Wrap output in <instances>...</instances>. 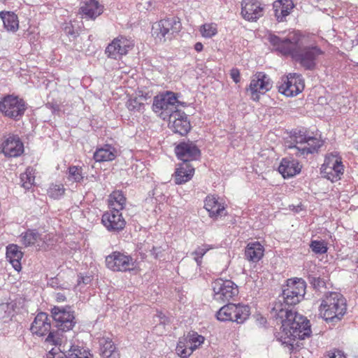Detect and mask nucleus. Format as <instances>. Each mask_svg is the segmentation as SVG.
<instances>
[{"label": "nucleus", "mask_w": 358, "mask_h": 358, "mask_svg": "<svg viewBox=\"0 0 358 358\" xmlns=\"http://www.w3.org/2000/svg\"><path fill=\"white\" fill-rule=\"evenodd\" d=\"M177 94L171 91L162 92L153 99L152 110L164 120H166L180 110L177 109Z\"/></svg>", "instance_id": "nucleus-6"}, {"label": "nucleus", "mask_w": 358, "mask_h": 358, "mask_svg": "<svg viewBox=\"0 0 358 358\" xmlns=\"http://www.w3.org/2000/svg\"><path fill=\"white\" fill-rule=\"evenodd\" d=\"M62 351L66 358H93L90 351L79 343L71 342L66 349L64 347Z\"/></svg>", "instance_id": "nucleus-28"}, {"label": "nucleus", "mask_w": 358, "mask_h": 358, "mask_svg": "<svg viewBox=\"0 0 358 358\" xmlns=\"http://www.w3.org/2000/svg\"><path fill=\"white\" fill-rule=\"evenodd\" d=\"M323 143L324 141L322 139L309 135L308 140H307L306 143V146L297 148L299 157H306L310 154L317 152L322 146Z\"/></svg>", "instance_id": "nucleus-32"}, {"label": "nucleus", "mask_w": 358, "mask_h": 358, "mask_svg": "<svg viewBox=\"0 0 358 358\" xmlns=\"http://www.w3.org/2000/svg\"><path fill=\"white\" fill-rule=\"evenodd\" d=\"M30 331L33 335L44 337L45 342L53 345H60L63 334L52 329L50 319L46 313L41 312L36 315L31 324Z\"/></svg>", "instance_id": "nucleus-4"}, {"label": "nucleus", "mask_w": 358, "mask_h": 358, "mask_svg": "<svg viewBox=\"0 0 358 358\" xmlns=\"http://www.w3.org/2000/svg\"><path fill=\"white\" fill-rule=\"evenodd\" d=\"M4 27L8 31H15L17 30L19 24L16 15L11 12H1L0 13Z\"/></svg>", "instance_id": "nucleus-35"}, {"label": "nucleus", "mask_w": 358, "mask_h": 358, "mask_svg": "<svg viewBox=\"0 0 358 358\" xmlns=\"http://www.w3.org/2000/svg\"><path fill=\"white\" fill-rule=\"evenodd\" d=\"M264 246L258 241L249 243L245 250V257L252 262H258L264 256Z\"/></svg>", "instance_id": "nucleus-30"}, {"label": "nucleus", "mask_w": 358, "mask_h": 358, "mask_svg": "<svg viewBox=\"0 0 358 358\" xmlns=\"http://www.w3.org/2000/svg\"><path fill=\"white\" fill-rule=\"evenodd\" d=\"M35 170L32 167L27 168L24 173L20 175V181L22 186L25 189H29L32 187L35 180Z\"/></svg>", "instance_id": "nucleus-38"}, {"label": "nucleus", "mask_w": 358, "mask_h": 358, "mask_svg": "<svg viewBox=\"0 0 358 358\" xmlns=\"http://www.w3.org/2000/svg\"><path fill=\"white\" fill-rule=\"evenodd\" d=\"M101 224L109 232L119 233L124 229L126 221L121 211L110 209L102 215Z\"/></svg>", "instance_id": "nucleus-18"}, {"label": "nucleus", "mask_w": 358, "mask_h": 358, "mask_svg": "<svg viewBox=\"0 0 358 358\" xmlns=\"http://www.w3.org/2000/svg\"><path fill=\"white\" fill-rule=\"evenodd\" d=\"M65 193V188L62 184H51L48 189V195L54 199H59Z\"/></svg>", "instance_id": "nucleus-43"}, {"label": "nucleus", "mask_w": 358, "mask_h": 358, "mask_svg": "<svg viewBox=\"0 0 358 358\" xmlns=\"http://www.w3.org/2000/svg\"><path fill=\"white\" fill-rule=\"evenodd\" d=\"M27 109V104L25 101L17 96L9 94L0 100V113L4 117L15 121L20 120Z\"/></svg>", "instance_id": "nucleus-8"}, {"label": "nucleus", "mask_w": 358, "mask_h": 358, "mask_svg": "<svg viewBox=\"0 0 358 358\" xmlns=\"http://www.w3.org/2000/svg\"><path fill=\"white\" fill-rule=\"evenodd\" d=\"M126 106L133 113H143L145 109V104L138 97L129 99L126 103Z\"/></svg>", "instance_id": "nucleus-42"}, {"label": "nucleus", "mask_w": 358, "mask_h": 358, "mask_svg": "<svg viewBox=\"0 0 358 358\" xmlns=\"http://www.w3.org/2000/svg\"><path fill=\"white\" fill-rule=\"evenodd\" d=\"M80 13L86 19L94 20L103 12V6L97 0H83Z\"/></svg>", "instance_id": "nucleus-23"}, {"label": "nucleus", "mask_w": 358, "mask_h": 358, "mask_svg": "<svg viewBox=\"0 0 358 358\" xmlns=\"http://www.w3.org/2000/svg\"><path fill=\"white\" fill-rule=\"evenodd\" d=\"M176 354L182 358H188L192 353L188 343L184 337L179 339L176 348Z\"/></svg>", "instance_id": "nucleus-40"}, {"label": "nucleus", "mask_w": 358, "mask_h": 358, "mask_svg": "<svg viewBox=\"0 0 358 358\" xmlns=\"http://www.w3.org/2000/svg\"><path fill=\"white\" fill-rule=\"evenodd\" d=\"M46 358H66L62 350L56 352L55 349H52L46 355Z\"/></svg>", "instance_id": "nucleus-49"}, {"label": "nucleus", "mask_w": 358, "mask_h": 358, "mask_svg": "<svg viewBox=\"0 0 358 358\" xmlns=\"http://www.w3.org/2000/svg\"><path fill=\"white\" fill-rule=\"evenodd\" d=\"M108 203L110 209L121 211L125 206L126 197L122 191H113L109 196Z\"/></svg>", "instance_id": "nucleus-34"}, {"label": "nucleus", "mask_w": 358, "mask_h": 358, "mask_svg": "<svg viewBox=\"0 0 358 358\" xmlns=\"http://www.w3.org/2000/svg\"><path fill=\"white\" fill-rule=\"evenodd\" d=\"M133 41L123 36L114 38L106 48L105 53L108 57L113 59H120L126 55L134 47Z\"/></svg>", "instance_id": "nucleus-14"}, {"label": "nucleus", "mask_w": 358, "mask_h": 358, "mask_svg": "<svg viewBox=\"0 0 358 358\" xmlns=\"http://www.w3.org/2000/svg\"><path fill=\"white\" fill-rule=\"evenodd\" d=\"M215 248V245L209 244H203L201 246H198L192 253L197 265L200 266L201 264L202 258L207 252Z\"/></svg>", "instance_id": "nucleus-41"}, {"label": "nucleus", "mask_w": 358, "mask_h": 358, "mask_svg": "<svg viewBox=\"0 0 358 358\" xmlns=\"http://www.w3.org/2000/svg\"><path fill=\"white\" fill-rule=\"evenodd\" d=\"M230 76L231 78V79L236 83H238L240 82L241 80V75H240V71L238 69L236 68H233L231 71H230Z\"/></svg>", "instance_id": "nucleus-50"}, {"label": "nucleus", "mask_w": 358, "mask_h": 358, "mask_svg": "<svg viewBox=\"0 0 358 358\" xmlns=\"http://www.w3.org/2000/svg\"><path fill=\"white\" fill-rule=\"evenodd\" d=\"M357 267H358V261H357Z\"/></svg>", "instance_id": "nucleus-55"}, {"label": "nucleus", "mask_w": 358, "mask_h": 358, "mask_svg": "<svg viewBox=\"0 0 358 358\" xmlns=\"http://www.w3.org/2000/svg\"><path fill=\"white\" fill-rule=\"evenodd\" d=\"M100 345L101 353L103 358L115 357L116 348L111 340L103 338L100 341Z\"/></svg>", "instance_id": "nucleus-37"}, {"label": "nucleus", "mask_w": 358, "mask_h": 358, "mask_svg": "<svg viewBox=\"0 0 358 358\" xmlns=\"http://www.w3.org/2000/svg\"><path fill=\"white\" fill-rule=\"evenodd\" d=\"M320 170L324 178L331 182L338 181L344 172L342 157L336 152L327 155Z\"/></svg>", "instance_id": "nucleus-11"}, {"label": "nucleus", "mask_w": 358, "mask_h": 358, "mask_svg": "<svg viewBox=\"0 0 358 358\" xmlns=\"http://www.w3.org/2000/svg\"><path fill=\"white\" fill-rule=\"evenodd\" d=\"M204 208L209 213V216L217 219L227 215L224 203L215 195H208L204 201Z\"/></svg>", "instance_id": "nucleus-24"}, {"label": "nucleus", "mask_w": 358, "mask_h": 358, "mask_svg": "<svg viewBox=\"0 0 358 358\" xmlns=\"http://www.w3.org/2000/svg\"><path fill=\"white\" fill-rule=\"evenodd\" d=\"M214 300L224 303L238 294V286L230 280L218 278L212 282Z\"/></svg>", "instance_id": "nucleus-12"}, {"label": "nucleus", "mask_w": 358, "mask_h": 358, "mask_svg": "<svg viewBox=\"0 0 358 358\" xmlns=\"http://www.w3.org/2000/svg\"><path fill=\"white\" fill-rule=\"evenodd\" d=\"M304 86V80L301 75L289 73L282 78V83L279 85V92L287 96H292L301 92Z\"/></svg>", "instance_id": "nucleus-15"}, {"label": "nucleus", "mask_w": 358, "mask_h": 358, "mask_svg": "<svg viewBox=\"0 0 358 358\" xmlns=\"http://www.w3.org/2000/svg\"><path fill=\"white\" fill-rule=\"evenodd\" d=\"M310 248L315 254H324L328 250L327 245L324 241L316 240L311 241Z\"/></svg>", "instance_id": "nucleus-46"}, {"label": "nucleus", "mask_w": 358, "mask_h": 358, "mask_svg": "<svg viewBox=\"0 0 358 358\" xmlns=\"http://www.w3.org/2000/svg\"><path fill=\"white\" fill-rule=\"evenodd\" d=\"M166 120L169 121V128L173 132L178 134L182 136L187 135L192 127L187 115L181 110L173 113V115Z\"/></svg>", "instance_id": "nucleus-20"}, {"label": "nucleus", "mask_w": 358, "mask_h": 358, "mask_svg": "<svg viewBox=\"0 0 358 358\" xmlns=\"http://www.w3.org/2000/svg\"><path fill=\"white\" fill-rule=\"evenodd\" d=\"M175 152L182 162L197 160L201 157V151L192 141H187L180 143L175 148Z\"/></svg>", "instance_id": "nucleus-19"}, {"label": "nucleus", "mask_w": 358, "mask_h": 358, "mask_svg": "<svg viewBox=\"0 0 358 358\" xmlns=\"http://www.w3.org/2000/svg\"><path fill=\"white\" fill-rule=\"evenodd\" d=\"M117 156L116 149L109 144L98 148L94 153V159L97 162L113 161Z\"/></svg>", "instance_id": "nucleus-31"}, {"label": "nucleus", "mask_w": 358, "mask_h": 358, "mask_svg": "<svg viewBox=\"0 0 358 358\" xmlns=\"http://www.w3.org/2000/svg\"><path fill=\"white\" fill-rule=\"evenodd\" d=\"M181 29L180 19L176 16H169L155 23L152 35L157 41L165 43L175 38Z\"/></svg>", "instance_id": "nucleus-5"}, {"label": "nucleus", "mask_w": 358, "mask_h": 358, "mask_svg": "<svg viewBox=\"0 0 358 358\" xmlns=\"http://www.w3.org/2000/svg\"><path fill=\"white\" fill-rule=\"evenodd\" d=\"M200 32L204 38H212L217 34V25L215 23H205L201 26Z\"/></svg>", "instance_id": "nucleus-44"}, {"label": "nucleus", "mask_w": 358, "mask_h": 358, "mask_svg": "<svg viewBox=\"0 0 358 358\" xmlns=\"http://www.w3.org/2000/svg\"><path fill=\"white\" fill-rule=\"evenodd\" d=\"M64 31L69 37L70 41L75 40L80 35V27H76L71 22L65 23Z\"/></svg>", "instance_id": "nucleus-45"}, {"label": "nucleus", "mask_w": 358, "mask_h": 358, "mask_svg": "<svg viewBox=\"0 0 358 358\" xmlns=\"http://www.w3.org/2000/svg\"><path fill=\"white\" fill-rule=\"evenodd\" d=\"M294 7V0H276L273 3L274 15L278 22H283Z\"/></svg>", "instance_id": "nucleus-26"}, {"label": "nucleus", "mask_w": 358, "mask_h": 358, "mask_svg": "<svg viewBox=\"0 0 358 358\" xmlns=\"http://www.w3.org/2000/svg\"><path fill=\"white\" fill-rule=\"evenodd\" d=\"M301 167L298 160L291 157H285L281 160L278 171L284 178H289L299 174Z\"/></svg>", "instance_id": "nucleus-25"}, {"label": "nucleus", "mask_w": 358, "mask_h": 358, "mask_svg": "<svg viewBox=\"0 0 358 358\" xmlns=\"http://www.w3.org/2000/svg\"><path fill=\"white\" fill-rule=\"evenodd\" d=\"M308 136L309 135L307 134L306 131L303 129L295 130L293 131L292 138L294 142L287 145V149L292 151V155H294L299 157V153L298 154L297 148L306 146V141L308 140Z\"/></svg>", "instance_id": "nucleus-29"}, {"label": "nucleus", "mask_w": 358, "mask_h": 358, "mask_svg": "<svg viewBox=\"0 0 358 358\" xmlns=\"http://www.w3.org/2000/svg\"><path fill=\"white\" fill-rule=\"evenodd\" d=\"M269 41L275 47L276 50L283 55L290 56L293 60L307 71L315 69L319 59L324 54V52L317 45H303L299 41L297 34L284 39L272 35L269 37Z\"/></svg>", "instance_id": "nucleus-2"}, {"label": "nucleus", "mask_w": 358, "mask_h": 358, "mask_svg": "<svg viewBox=\"0 0 358 358\" xmlns=\"http://www.w3.org/2000/svg\"><path fill=\"white\" fill-rule=\"evenodd\" d=\"M273 83L270 78L264 72H257L250 81L248 90L251 93L253 101H257L260 94H264L271 89Z\"/></svg>", "instance_id": "nucleus-16"}, {"label": "nucleus", "mask_w": 358, "mask_h": 358, "mask_svg": "<svg viewBox=\"0 0 358 358\" xmlns=\"http://www.w3.org/2000/svg\"><path fill=\"white\" fill-rule=\"evenodd\" d=\"M22 243L25 246L36 245L39 249H45L46 244V235H42L36 229H28L20 235Z\"/></svg>", "instance_id": "nucleus-22"}, {"label": "nucleus", "mask_w": 358, "mask_h": 358, "mask_svg": "<svg viewBox=\"0 0 358 358\" xmlns=\"http://www.w3.org/2000/svg\"><path fill=\"white\" fill-rule=\"evenodd\" d=\"M308 281L310 284L315 289H320L322 287L325 286V282L323 279L320 277H315L313 275L308 276Z\"/></svg>", "instance_id": "nucleus-47"}, {"label": "nucleus", "mask_w": 358, "mask_h": 358, "mask_svg": "<svg viewBox=\"0 0 358 358\" xmlns=\"http://www.w3.org/2000/svg\"><path fill=\"white\" fill-rule=\"evenodd\" d=\"M83 168L79 166H70L66 173L68 181L73 183H81L83 182L85 176Z\"/></svg>", "instance_id": "nucleus-36"}, {"label": "nucleus", "mask_w": 358, "mask_h": 358, "mask_svg": "<svg viewBox=\"0 0 358 358\" xmlns=\"http://www.w3.org/2000/svg\"><path fill=\"white\" fill-rule=\"evenodd\" d=\"M319 310L326 321L341 320L347 311L346 299L341 293L328 292L324 296Z\"/></svg>", "instance_id": "nucleus-3"}, {"label": "nucleus", "mask_w": 358, "mask_h": 358, "mask_svg": "<svg viewBox=\"0 0 358 358\" xmlns=\"http://www.w3.org/2000/svg\"><path fill=\"white\" fill-rule=\"evenodd\" d=\"M55 299L57 302L62 303L66 301V296L64 292H57L55 294Z\"/></svg>", "instance_id": "nucleus-51"}, {"label": "nucleus", "mask_w": 358, "mask_h": 358, "mask_svg": "<svg viewBox=\"0 0 358 358\" xmlns=\"http://www.w3.org/2000/svg\"><path fill=\"white\" fill-rule=\"evenodd\" d=\"M192 352L196 350L204 342V337L197 332L190 331L184 336Z\"/></svg>", "instance_id": "nucleus-39"}, {"label": "nucleus", "mask_w": 358, "mask_h": 358, "mask_svg": "<svg viewBox=\"0 0 358 358\" xmlns=\"http://www.w3.org/2000/svg\"><path fill=\"white\" fill-rule=\"evenodd\" d=\"M241 17L248 22H257L264 16L266 5L261 0H242Z\"/></svg>", "instance_id": "nucleus-13"}, {"label": "nucleus", "mask_w": 358, "mask_h": 358, "mask_svg": "<svg viewBox=\"0 0 358 358\" xmlns=\"http://www.w3.org/2000/svg\"><path fill=\"white\" fill-rule=\"evenodd\" d=\"M159 252H160V248H159L153 247L152 249L151 250V253L155 257V259L159 258Z\"/></svg>", "instance_id": "nucleus-52"}, {"label": "nucleus", "mask_w": 358, "mask_h": 358, "mask_svg": "<svg viewBox=\"0 0 358 358\" xmlns=\"http://www.w3.org/2000/svg\"><path fill=\"white\" fill-rule=\"evenodd\" d=\"M271 315L281 323L280 331L275 334L277 341L282 344L293 347L296 339L303 340L310 336V322L303 316L286 309L281 301L275 302Z\"/></svg>", "instance_id": "nucleus-1"}, {"label": "nucleus", "mask_w": 358, "mask_h": 358, "mask_svg": "<svg viewBox=\"0 0 358 358\" xmlns=\"http://www.w3.org/2000/svg\"><path fill=\"white\" fill-rule=\"evenodd\" d=\"M51 314L56 330L62 334L72 330L76 324L74 310L69 306H54L51 309Z\"/></svg>", "instance_id": "nucleus-10"}, {"label": "nucleus", "mask_w": 358, "mask_h": 358, "mask_svg": "<svg viewBox=\"0 0 358 358\" xmlns=\"http://www.w3.org/2000/svg\"><path fill=\"white\" fill-rule=\"evenodd\" d=\"M194 173V168L189 162H181L174 175L176 184L180 185L190 180Z\"/></svg>", "instance_id": "nucleus-27"}, {"label": "nucleus", "mask_w": 358, "mask_h": 358, "mask_svg": "<svg viewBox=\"0 0 358 358\" xmlns=\"http://www.w3.org/2000/svg\"><path fill=\"white\" fill-rule=\"evenodd\" d=\"M92 280V275H79L78 278V281H77V286L82 287V285H89V284L91 283Z\"/></svg>", "instance_id": "nucleus-48"}, {"label": "nucleus", "mask_w": 358, "mask_h": 358, "mask_svg": "<svg viewBox=\"0 0 358 358\" xmlns=\"http://www.w3.org/2000/svg\"><path fill=\"white\" fill-rule=\"evenodd\" d=\"M203 48V45L200 42H197L195 43L194 45V50L196 51V52H201L202 51Z\"/></svg>", "instance_id": "nucleus-53"}, {"label": "nucleus", "mask_w": 358, "mask_h": 358, "mask_svg": "<svg viewBox=\"0 0 358 358\" xmlns=\"http://www.w3.org/2000/svg\"><path fill=\"white\" fill-rule=\"evenodd\" d=\"M107 267L113 271L125 272L134 268L133 259L120 252H113L106 258Z\"/></svg>", "instance_id": "nucleus-17"}, {"label": "nucleus", "mask_w": 358, "mask_h": 358, "mask_svg": "<svg viewBox=\"0 0 358 358\" xmlns=\"http://www.w3.org/2000/svg\"><path fill=\"white\" fill-rule=\"evenodd\" d=\"M22 256L23 253L17 245L12 244L7 246L6 257L8 259L15 270L17 271H20L22 268L20 261Z\"/></svg>", "instance_id": "nucleus-33"}, {"label": "nucleus", "mask_w": 358, "mask_h": 358, "mask_svg": "<svg viewBox=\"0 0 358 358\" xmlns=\"http://www.w3.org/2000/svg\"><path fill=\"white\" fill-rule=\"evenodd\" d=\"M8 0H0L1 2L6 3Z\"/></svg>", "instance_id": "nucleus-54"}, {"label": "nucleus", "mask_w": 358, "mask_h": 358, "mask_svg": "<svg viewBox=\"0 0 358 358\" xmlns=\"http://www.w3.org/2000/svg\"><path fill=\"white\" fill-rule=\"evenodd\" d=\"M306 283L302 278L288 279L286 287L282 290L281 301L286 309L298 304L306 294Z\"/></svg>", "instance_id": "nucleus-7"}, {"label": "nucleus", "mask_w": 358, "mask_h": 358, "mask_svg": "<svg viewBox=\"0 0 358 358\" xmlns=\"http://www.w3.org/2000/svg\"><path fill=\"white\" fill-rule=\"evenodd\" d=\"M250 315V308L248 305L227 303L217 311L216 316L220 321H232L243 324L248 319Z\"/></svg>", "instance_id": "nucleus-9"}, {"label": "nucleus", "mask_w": 358, "mask_h": 358, "mask_svg": "<svg viewBox=\"0 0 358 358\" xmlns=\"http://www.w3.org/2000/svg\"><path fill=\"white\" fill-rule=\"evenodd\" d=\"M2 152L6 157H16L24 152V145L17 135L10 134L1 144Z\"/></svg>", "instance_id": "nucleus-21"}]
</instances>
